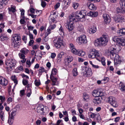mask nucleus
Here are the masks:
<instances>
[{"instance_id": "1", "label": "nucleus", "mask_w": 125, "mask_h": 125, "mask_svg": "<svg viewBox=\"0 0 125 125\" xmlns=\"http://www.w3.org/2000/svg\"><path fill=\"white\" fill-rule=\"evenodd\" d=\"M109 52L110 54V56L111 58H114L115 64H120L121 62V57L118 55H116L115 53L119 51L115 45H113L109 48Z\"/></svg>"}, {"instance_id": "2", "label": "nucleus", "mask_w": 125, "mask_h": 125, "mask_svg": "<svg viewBox=\"0 0 125 125\" xmlns=\"http://www.w3.org/2000/svg\"><path fill=\"white\" fill-rule=\"evenodd\" d=\"M74 14V13H72L70 15L69 17V20L67 23L66 28L69 31L72 30L74 28L73 25L74 22H76L78 21L77 19H75Z\"/></svg>"}, {"instance_id": "3", "label": "nucleus", "mask_w": 125, "mask_h": 125, "mask_svg": "<svg viewBox=\"0 0 125 125\" xmlns=\"http://www.w3.org/2000/svg\"><path fill=\"white\" fill-rule=\"evenodd\" d=\"M101 55L100 53L98 51L96 50L95 49H92L91 50L90 53L88 55V57L91 58H96L98 60V58H100Z\"/></svg>"}, {"instance_id": "4", "label": "nucleus", "mask_w": 125, "mask_h": 125, "mask_svg": "<svg viewBox=\"0 0 125 125\" xmlns=\"http://www.w3.org/2000/svg\"><path fill=\"white\" fill-rule=\"evenodd\" d=\"M74 13V16L75 19H77L78 21L81 19L85 18L86 15V11L82 10L81 11H78L75 12H73Z\"/></svg>"}, {"instance_id": "5", "label": "nucleus", "mask_w": 125, "mask_h": 125, "mask_svg": "<svg viewBox=\"0 0 125 125\" xmlns=\"http://www.w3.org/2000/svg\"><path fill=\"white\" fill-rule=\"evenodd\" d=\"M62 37H55L53 41L54 45L57 49L60 48L63 44V42Z\"/></svg>"}, {"instance_id": "6", "label": "nucleus", "mask_w": 125, "mask_h": 125, "mask_svg": "<svg viewBox=\"0 0 125 125\" xmlns=\"http://www.w3.org/2000/svg\"><path fill=\"white\" fill-rule=\"evenodd\" d=\"M113 39L114 42H117V45L119 47L125 45V39H121L117 36H114Z\"/></svg>"}, {"instance_id": "7", "label": "nucleus", "mask_w": 125, "mask_h": 125, "mask_svg": "<svg viewBox=\"0 0 125 125\" xmlns=\"http://www.w3.org/2000/svg\"><path fill=\"white\" fill-rule=\"evenodd\" d=\"M76 41L80 45L85 44L87 42L86 36L84 35H82L78 37L76 39Z\"/></svg>"}, {"instance_id": "8", "label": "nucleus", "mask_w": 125, "mask_h": 125, "mask_svg": "<svg viewBox=\"0 0 125 125\" xmlns=\"http://www.w3.org/2000/svg\"><path fill=\"white\" fill-rule=\"evenodd\" d=\"M99 38L102 46H104L106 45L108 41V36L106 34H103L102 37Z\"/></svg>"}, {"instance_id": "9", "label": "nucleus", "mask_w": 125, "mask_h": 125, "mask_svg": "<svg viewBox=\"0 0 125 125\" xmlns=\"http://www.w3.org/2000/svg\"><path fill=\"white\" fill-rule=\"evenodd\" d=\"M104 93L103 92V90L101 89L98 91L95 90H94L92 92L93 96L95 97H101L104 95Z\"/></svg>"}, {"instance_id": "10", "label": "nucleus", "mask_w": 125, "mask_h": 125, "mask_svg": "<svg viewBox=\"0 0 125 125\" xmlns=\"http://www.w3.org/2000/svg\"><path fill=\"white\" fill-rule=\"evenodd\" d=\"M107 101L114 107H117L118 105L115 100V98L112 96H110L108 98Z\"/></svg>"}, {"instance_id": "11", "label": "nucleus", "mask_w": 125, "mask_h": 125, "mask_svg": "<svg viewBox=\"0 0 125 125\" xmlns=\"http://www.w3.org/2000/svg\"><path fill=\"white\" fill-rule=\"evenodd\" d=\"M16 63L17 61L15 60L12 59L11 60L8 61L6 63V65L11 69H13L14 68Z\"/></svg>"}, {"instance_id": "12", "label": "nucleus", "mask_w": 125, "mask_h": 125, "mask_svg": "<svg viewBox=\"0 0 125 125\" xmlns=\"http://www.w3.org/2000/svg\"><path fill=\"white\" fill-rule=\"evenodd\" d=\"M50 78L52 81V85H58L59 83L58 81V79L51 74Z\"/></svg>"}, {"instance_id": "13", "label": "nucleus", "mask_w": 125, "mask_h": 125, "mask_svg": "<svg viewBox=\"0 0 125 125\" xmlns=\"http://www.w3.org/2000/svg\"><path fill=\"white\" fill-rule=\"evenodd\" d=\"M89 117L91 118H94L95 117L97 118V119L98 120L100 119V117L99 114H96L92 112H88V113Z\"/></svg>"}, {"instance_id": "14", "label": "nucleus", "mask_w": 125, "mask_h": 125, "mask_svg": "<svg viewBox=\"0 0 125 125\" xmlns=\"http://www.w3.org/2000/svg\"><path fill=\"white\" fill-rule=\"evenodd\" d=\"M103 17L105 23H109L111 21V18L109 16L106 14H104Z\"/></svg>"}, {"instance_id": "15", "label": "nucleus", "mask_w": 125, "mask_h": 125, "mask_svg": "<svg viewBox=\"0 0 125 125\" xmlns=\"http://www.w3.org/2000/svg\"><path fill=\"white\" fill-rule=\"evenodd\" d=\"M102 100V98L101 97H95L93 100L94 103L95 104H97L100 103Z\"/></svg>"}, {"instance_id": "16", "label": "nucleus", "mask_w": 125, "mask_h": 125, "mask_svg": "<svg viewBox=\"0 0 125 125\" xmlns=\"http://www.w3.org/2000/svg\"><path fill=\"white\" fill-rule=\"evenodd\" d=\"M12 40L13 41H20L21 40V37L18 34H14L13 35V37Z\"/></svg>"}, {"instance_id": "17", "label": "nucleus", "mask_w": 125, "mask_h": 125, "mask_svg": "<svg viewBox=\"0 0 125 125\" xmlns=\"http://www.w3.org/2000/svg\"><path fill=\"white\" fill-rule=\"evenodd\" d=\"M20 51V52L19 53H21L24 55L28 53L29 52V50L25 48L22 49Z\"/></svg>"}, {"instance_id": "18", "label": "nucleus", "mask_w": 125, "mask_h": 125, "mask_svg": "<svg viewBox=\"0 0 125 125\" xmlns=\"http://www.w3.org/2000/svg\"><path fill=\"white\" fill-rule=\"evenodd\" d=\"M9 0H2L0 2V9L2 8L4 6H5L7 4Z\"/></svg>"}, {"instance_id": "19", "label": "nucleus", "mask_w": 125, "mask_h": 125, "mask_svg": "<svg viewBox=\"0 0 125 125\" xmlns=\"http://www.w3.org/2000/svg\"><path fill=\"white\" fill-rule=\"evenodd\" d=\"M98 15V12H97L90 11L89 13H87V15L90 16L92 17H96Z\"/></svg>"}, {"instance_id": "20", "label": "nucleus", "mask_w": 125, "mask_h": 125, "mask_svg": "<svg viewBox=\"0 0 125 125\" xmlns=\"http://www.w3.org/2000/svg\"><path fill=\"white\" fill-rule=\"evenodd\" d=\"M117 33L121 36L124 35L125 34V29L123 28L118 31Z\"/></svg>"}, {"instance_id": "21", "label": "nucleus", "mask_w": 125, "mask_h": 125, "mask_svg": "<svg viewBox=\"0 0 125 125\" xmlns=\"http://www.w3.org/2000/svg\"><path fill=\"white\" fill-rule=\"evenodd\" d=\"M18 55L20 58L22 59L21 60V62L23 63H25L26 61V59L25 58V56L21 53H19Z\"/></svg>"}, {"instance_id": "22", "label": "nucleus", "mask_w": 125, "mask_h": 125, "mask_svg": "<svg viewBox=\"0 0 125 125\" xmlns=\"http://www.w3.org/2000/svg\"><path fill=\"white\" fill-rule=\"evenodd\" d=\"M59 32L62 37H63L64 36V30L62 27L61 25H60V27L59 29Z\"/></svg>"}, {"instance_id": "23", "label": "nucleus", "mask_w": 125, "mask_h": 125, "mask_svg": "<svg viewBox=\"0 0 125 125\" xmlns=\"http://www.w3.org/2000/svg\"><path fill=\"white\" fill-rule=\"evenodd\" d=\"M119 88L122 91H125V85L122 82L119 84Z\"/></svg>"}, {"instance_id": "24", "label": "nucleus", "mask_w": 125, "mask_h": 125, "mask_svg": "<svg viewBox=\"0 0 125 125\" xmlns=\"http://www.w3.org/2000/svg\"><path fill=\"white\" fill-rule=\"evenodd\" d=\"M87 6L91 10H95L96 9V7L94 4L92 3H89L88 4Z\"/></svg>"}, {"instance_id": "25", "label": "nucleus", "mask_w": 125, "mask_h": 125, "mask_svg": "<svg viewBox=\"0 0 125 125\" xmlns=\"http://www.w3.org/2000/svg\"><path fill=\"white\" fill-rule=\"evenodd\" d=\"M94 44L96 46H102V44L100 41V40L99 38L97 39L95 41Z\"/></svg>"}, {"instance_id": "26", "label": "nucleus", "mask_w": 125, "mask_h": 125, "mask_svg": "<svg viewBox=\"0 0 125 125\" xmlns=\"http://www.w3.org/2000/svg\"><path fill=\"white\" fill-rule=\"evenodd\" d=\"M97 29L96 27L94 26L90 29L89 32L90 34H93L95 33Z\"/></svg>"}, {"instance_id": "27", "label": "nucleus", "mask_w": 125, "mask_h": 125, "mask_svg": "<svg viewBox=\"0 0 125 125\" xmlns=\"http://www.w3.org/2000/svg\"><path fill=\"white\" fill-rule=\"evenodd\" d=\"M12 45L14 48H18L19 47V43L18 42L13 41Z\"/></svg>"}, {"instance_id": "28", "label": "nucleus", "mask_w": 125, "mask_h": 125, "mask_svg": "<svg viewBox=\"0 0 125 125\" xmlns=\"http://www.w3.org/2000/svg\"><path fill=\"white\" fill-rule=\"evenodd\" d=\"M85 54V53L84 51L82 50H79L78 51L77 55L78 56H84Z\"/></svg>"}, {"instance_id": "29", "label": "nucleus", "mask_w": 125, "mask_h": 125, "mask_svg": "<svg viewBox=\"0 0 125 125\" xmlns=\"http://www.w3.org/2000/svg\"><path fill=\"white\" fill-rule=\"evenodd\" d=\"M85 73V75H91L92 74V72L91 69L88 67V70H87Z\"/></svg>"}, {"instance_id": "30", "label": "nucleus", "mask_w": 125, "mask_h": 125, "mask_svg": "<svg viewBox=\"0 0 125 125\" xmlns=\"http://www.w3.org/2000/svg\"><path fill=\"white\" fill-rule=\"evenodd\" d=\"M120 4L121 7L125 9V0H120Z\"/></svg>"}, {"instance_id": "31", "label": "nucleus", "mask_w": 125, "mask_h": 125, "mask_svg": "<svg viewBox=\"0 0 125 125\" xmlns=\"http://www.w3.org/2000/svg\"><path fill=\"white\" fill-rule=\"evenodd\" d=\"M73 60V57L71 56H68L66 58V60L69 63L72 61Z\"/></svg>"}, {"instance_id": "32", "label": "nucleus", "mask_w": 125, "mask_h": 125, "mask_svg": "<svg viewBox=\"0 0 125 125\" xmlns=\"http://www.w3.org/2000/svg\"><path fill=\"white\" fill-rule=\"evenodd\" d=\"M116 11L118 13H123L124 12V8L122 7L121 8H117L116 9Z\"/></svg>"}, {"instance_id": "33", "label": "nucleus", "mask_w": 125, "mask_h": 125, "mask_svg": "<svg viewBox=\"0 0 125 125\" xmlns=\"http://www.w3.org/2000/svg\"><path fill=\"white\" fill-rule=\"evenodd\" d=\"M77 30L80 32L83 31L84 30L83 26L82 25H79L77 28Z\"/></svg>"}, {"instance_id": "34", "label": "nucleus", "mask_w": 125, "mask_h": 125, "mask_svg": "<svg viewBox=\"0 0 125 125\" xmlns=\"http://www.w3.org/2000/svg\"><path fill=\"white\" fill-rule=\"evenodd\" d=\"M11 90V86H10L9 87L8 90L9 94V96H11V97H13L14 94V93H13L10 94V92Z\"/></svg>"}, {"instance_id": "35", "label": "nucleus", "mask_w": 125, "mask_h": 125, "mask_svg": "<svg viewBox=\"0 0 125 125\" xmlns=\"http://www.w3.org/2000/svg\"><path fill=\"white\" fill-rule=\"evenodd\" d=\"M83 97L84 100H86L87 99H88L89 98V96L87 94L84 93Z\"/></svg>"}, {"instance_id": "36", "label": "nucleus", "mask_w": 125, "mask_h": 125, "mask_svg": "<svg viewBox=\"0 0 125 125\" xmlns=\"http://www.w3.org/2000/svg\"><path fill=\"white\" fill-rule=\"evenodd\" d=\"M73 75L74 76H76L77 75V69L76 68H74L72 71Z\"/></svg>"}, {"instance_id": "37", "label": "nucleus", "mask_w": 125, "mask_h": 125, "mask_svg": "<svg viewBox=\"0 0 125 125\" xmlns=\"http://www.w3.org/2000/svg\"><path fill=\"white\" fill-rule=\"evenodd\" d=\"M13 118V117L11 116L10 118L9 117L8 120V123L10 125H11L12 124L14 121Z\"/></svg>"}, {"instance_id": "38", "label": "nucleus", "mask_w": 125, "mask_h": 125, "mask_svg": "<svg viewBox=\"0 0 125 125\" xmlns=\"http://www.w3.org/2000/svg\"><path fill=\"white\" fill-rule=\"evenodd\" d=\"M79 50H77L75 48H73L71 49V52L74 54L77 55Z\"/></svg>"}, {"instance_id": "39", "label": "nucleus", "mask_w": 125, "mask_h": 125, "mask_svg": "<svg viewBox=\"0 0 125 125\" xmlns=\"http://www.w3.org/2000/svg\"><path fill=\"white\" fill-rule=\"evenodd\" d=\"M65 54V53L63 52H61L60 53L58 54V58L59 59H60L62 58L63 56Z\"/></svg>"}, {"instance_id": "40", "label": "nucleus", "mask_w": 125, "mask_h": 125, "mask_svg": "<svg viewBox=\"0 0 125 125\" xmlns=\"http://www.w3.org/2000/svg\"><path fill=\"white\" fill-rule=\"evenodd\" d=\"M11 79L13 81L14 83H15V85H16L17 84L18 81L17 80L15 76H12L11 77Z\"/></svg>"}, {"instance_id": "41", "label": "nucleus", "mask_w": 125, "mask_h": 125, "mask_svg": "<svg viewBox=\"0 0 125 125\" xmlns=\"http://www.w3.org/2000/svg\"><path fill=\"white\" fill-rule=\"evenodd\" d=\"M87 70H88V67H87L85 66H83L82 67V70L85 75V73L86 71Z\"/></svg>"}, {"instance_id": "42", "label": "nucleus", "mask_w": 125, "mask_h": 125, "mask_svg": "<svg viewBox=\"0 0 125 125\" xmlns=\"http://www.w3.org/2000/svg\"><path fill=\"white\" fill-rule=\"evenodd\" d=\"M44 105L42 104H40L39 105V106L37 107V109H38V108H40V110L42 111V112H43V111L44 110Z\"/></svg>"}, {"instance_id": "43", "label": "nucleus", "mask_w": 125, "mask_h": 125, "mask_svg": "<svg viewBox=\"0 0 125 125\" xmlns=\"http://www.w3.org/2000/svg\"><path fill=\"white\" fill-rule=\"evenodd\" d=\"M34 83L36 86H38L41 84L40 81V80H38L37 79H35L34 81Z\"/></svg>"}, {"instance_id": "44", "label": "nucleus", "mask_w": 125, "mask_h": 125, "mask_svg": "<svg viewBox=\"0 0 125 125\" xmlns=\"http://www.w3.org/2000/svg\"><path fill=\"white\" fill-rule=\"evenodd\" d=\"M8 9L9 11L10 12H14L15 11V8L14 7L11 6L10 8H9Z\"/></svg>"}, {"instance_id": "45", "label": "nucleus", "mask_w": 125, "mask_h": 125, "mask_svg": "<svg viewBox=\"0 0 125 125\" xmlns=\"http://www.w3.org/2000/svg\"><path fill=\"white\" fill-rule=\"evenodd\" d=\"M79 6V4L77 3H73V7L75 9H76Z\"/></svg>"}, {"instance_id": "46", "label": "nucleus", "mask_w": 125, "mask_h": 125, "mask_svg": "<svg viewBox=\"0 0 125 125\" xmlns=\"http://www.w3.org/2000/svg\"><path fill=\"white\" fill-rule=\"evenodd\" d=\"M25 90H21L20 91V95L21 97H22L25 95Z\"/></svg>"}, {"instance_id": "47", "label": "nucleus", "mask_w": 125, "mask_h": 125, "mask_svg": "<svg viewBox=\"0 0 125 125\" xmlns=\"http://www.w3.org/2000/svg\"><path fill=\"white\" fill-rule=\"evenodd\" d=\"M0 118L3 121H4V119L3 116L4 112L3 111H1L0 113Z\"/></svg>"}, {"instance_id": "48", "label": "nucleus", "mask_w": 125, "mask_h": 125, "mask_svg": "<svg viewBox=\"0 0 125 125\" xmlns=\"http://www.w3.org/2000/svg\"><path fill=\"white\" fill-rule=\"evenodd\" d=\"M57 71V70L55 68H54L52 70V73L51 74H52H52L55 75Z\"/></svg>"}, {"instance_id": "49", "label": "nucleus", "mask_w": 125, "mask_h": 125, "mask_svg": "<svg viewBox=\"0 0 125 125\" xmlns=\"http://www.w3.org/2000/svg\"><path fill=\"white\" fill-rule=\"evenodd\" d=\"M52 17L53 19V20H55V19L57 17V16L56 14V12H53L52 14Z\"/></svg>"}, {"instance_id": "50", "label": "nucleus", "mask_w": 125, "mask_h": 125, "mask_svg": "<svg viewBox=\"0 0 125 125\" xmlns=\"http://www.w3.org/2000/svg\"><path fill=\"white\" fill-rule=\"evenodd\" d=\"M21 11V18H23L24 17H25L24 16V10L23 9H22Z\"/></svg>"}, {"instance_id": "51", "label": "nucleus", "mask_w": 125, "mask_h": 125, "mask_svg": "<svg viewBox=\"0 0 125 125\" xmlns=\"http://www.w3.org/2000/svg\"><path fill=\"white\" fill-rule=\"evenodd\" d=\"M115 21L116 23H118L120 22L121 21L119 16L116 17L115 19Z\"/></svg>"}, {"instance_id": "52", "label": "nucleus", "mask_w": 125, "mask_h": 125, "mask_svg": "<svg viewBox=\"0 0 125 125\" xmlns=\"http://www.w3.org/2000/svg\"><path fill=\"white\" fill-rule=\"evenodd\" d=\"M0 100L2 102H3L5 101V98L4 96H0Z\"/></svg>"}, {"instance_id": "53", "label": "nucleus", "mask_w": 125, "mask_h": 125, "mask_svg": "<svg viewBox=\"0 0 125 125\" xmlns=\"http://www.w3.org/2000/svg\"><path fill=\"white\" fill-rule=\"evenodd\" d=\"M45 71V70L44 68L41 67H40V69L39 70V73H42L44 72Z\"/></svg>"}, {"instance_id": "54", "label": "nucleus", "mask_w": 125, "mask_h": 125, "mask_svg": "<svg viewBox=\"0 0 125 125\" xmlns=\"http://www.w3.org/2000/svg\"><path fill=\"white\" fill-rule=\"evenodd\" d=\"M16 111H13L11 113V116L13 117L16 115Z\"/></svg>"}, {"instance_id": "55", "label": "nucleus", "mask_w": 125, "mask_h": 125, "mask_svg": "<svg viewBox=\"0 0 125 125\" xmlns=\"http://www.w3.org/2000/svg\"><path fill=\"white\" fill-rule=\"evenodd\" d=\"M21 19L20 20V22L21 24H23L25 22V17H24L23 18H21Z\"/></svg>"}, {"instance_id": "56", "label": "nucleus", "mask_w": 125, "mask_h": 125, "mask_svg": "<svg viewBox=\"0 0 125 125\" xmlns=\"http://www.w3.org/2000/svg\"><path fill=\"white\" fill-rule=\"evenodd\" d=\"M28 83V81L25 79H24L22 81V83L24 85H26Z\"/></svg>"}, {"instance_id": "57", "label": "nucleus", "mask_w": 125, "mask_h": 125, "mask_svg": "<svg viewBox=\"0 0 125 125\" xmlns=\"http://www.w3.org/2000/svg\"><path fill=\"white\" fill-rule=\"evenodd\" d=\"M64 3L65 5H67L69 4L70 3L69 0H64Z\"/></svg>"}, {"instance_id": "58", "label": "nucleus", "mask_w": 125, "mask_h": 125, "mask_svg": "<svg viewBox=\"0 0 125 125\" xmlns=\"http://www.w3.org/2000/svg\"><path fill=\"white\" fill-rule=\"evenodd\" d=\"M41 5L42 6L43 8L45 7L46 5V2L43 1H42L41 2Z\"/></svg>"}, {"instance_id": "59", "label": "nucleus", "mask_w": 125, "mask_h": 125, "mask_svg": "<svg viewBox=\"0 0 125 125\" xmlns=\"http://www.w3.org/2000/svg\"><path fill=\"white\" fill-rule=\"evenodd\" d=\"M78 110L80 114H82L83 112V109L82 108L79 107L78 108Z\"/></svg>"}, {"instance_id": "60", "label": "nucleus", "mask_w": 125, "mask_h": 125, "mask_svg": "<svg viewBox=\"0 0 125 125\" xmlns=\"http://www.w3.org/2000/svg\"><path fill=\"white\" fill-rule=\"evenodd\" d=\"M34 42V41L33 40H30L29 43V45L31 46L32 45Z\"/></svg>"}, {"instance_id": "61", "label": "nucleus", "mask_w": 125, "mask_h": 125, "mask_svg": "<svg viewBox=\"0 0 125 125\" xmlns=\"http://www.w3.org/2000/svg\"><path fill=\"white\" fill-rule=\"evenodd\" d=\"M56 26L55 24H53L52 25H51L49 28L51 29V30H53L56 27Z\"/></svg>"}, {"instance_id": "62", "label": "nucleus", "mask_w": 125, "mask_h": 125, "mask_svg": "<svg viewBox=\"0 0 125 125\" xmlns=\"http://www.w3.org/2000/svg\"><path fill=\"white\" fill-rule=\"evenodd\" d=\"M28 30H32L34 29V27L31 26H27Z\"/></svg>"}, {"instance_id": "63", "label": "nucleus", "mask_w": 125, "mask_h": 125, "mask_svg": "<svg viewBox=\"0 0 125 125\" xmlns=\"http://www.w3.org/2000/svg\"><path fill=\"white\" fill-rule=\"evenodd\" d=\"M60 3L59 2L57 3L54 6V7L55 9H57L60 6Z\"/></svg>"}, {"instance_id": "64", "label": "nucleus", "mask_w": 125, "mask_h": 125, "mask_svg": "<svg viewBox=\"0 0 125 125\" xmlns=\"http://www.w3.org/2000/svg\"><path fill=\"white\" fill-rule=\"evenodd\" d=\"M56 56V54L54 53H52L51 54V56L52 59L54 58Z\"/></svg>"}]
</instances>
